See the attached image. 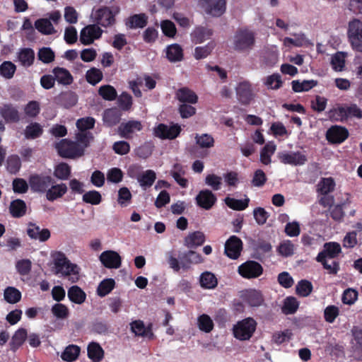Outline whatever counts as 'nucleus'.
<instances>
[{"mask_svg": "<svg viewBox=\"0 0 362 362\" xmlns=\"http://www.w3.org/2000/svg\"><path fill=\"white\" fill-rule=\"evenodd\" d=\"M54 264L55 274L68 276L69 280L72 283H75L79 279V267L71 263L64 253L58 252L55 254Z\"/></svg>", "mask_w": 362, "mask_h": 362, "instance_id": "obj_1", "label": "nucleus"}, {"mask_svg": "<svg viewBox=\"0 0 362 362\" xmlns=\"http://www.w3.org/2000/svg\"><path fill=\"white\" fill-rule=\"evenodd\" d=\"M335 186L336 183L332 177H322L317 185V192L321 195H327L334 190Z\"/></svg>", "mask_w": 362, "mask_h": 362, "instance_id": "obj_30", "label": "nucleus"}, {"mask_svg": "<svg viewBox=\"0 0 362 362\" xmlns=\"http://www.w3.org/2000/svg\"><path fill=\"white\" fill-rule=\"evenodd\" d=\"M4 297L6 302L14 304L21 300V293L15 287L8 286L4 290Z\"/></svg>", "mask_w": 362, "mask_h": 362, "instance_id": "obj_48", "label": "nucleus"}, {"mask_svg": "<svg viewBox=\"0 0 362 362\" xmlns=\"http://www.w3.org/2000/svg\"><path fill=\"white\" fill-rule=\"evenodd\" d=\"M205 241V235L201 231L189 233L185 238V245L188 248H196L202 245Z\"/></svg>", "mask_w": 362, "mask_h": 362, "instance_id": "obj_27", "label": "nucleus"}, {"mask_svg": "<svg viewBox=\"0 0 362 362\" xmlns=\"http://www.w3.org/2000/svg\"><path fill=\"white\" fill-rule=\"evenodd\" d=\"M329 118L334 122L347 120L346 105H338L327 112Z\"/></svg>", "mask_w": 362, "mask_h": 362, "instance_id": "obj_32", "label": "nucleus"}, {"mask_svg": "<svg viewBox=\"0 0 362 362\" xmlns=\"http://www.w3.org/2000/svg\"><path fill=\"white\" fill-rule=\"evenodd\" d=\"M43 129L42 126L37 122H33L28 125L25 129V136L28 139H34L42 135Z\"/></svg>", "mask_w": 362, "mask_h": 362, "instance_id": "obj_44", "label": "nucleus"}, {"mask_svg": "<svg viewBox=\"0 0 362 362\" xmlns=\"http://www.w3.org/2000/svg\"><path fill=\"white\" fill-rule=\"evenodd\" d=\"M131 199L132 194L127 187H123L119 189L117 202L122 207L128 206Z\"/></svg>", "mask_w": 362, "mask_h": 362, "instance_id": "obj_56", "label": "nucleus"}, {"mask_svg": "<svg viewBox=\"0 0 362 362\" xmlns=\"http://www.w3.org/2000/svg\"><path fill=\"white\" fill-rule=\"evenodd\" d=\"M327 139L332 143H341L349 136L347 129L339 126H333L327 132Z\"/></svg>", "mask_w": 362, "mask_h": 362, "instance_id": "obj_22", "label": "nucleus"}, {"mask_svg": "<svg viewBox=\"0 0 362 362\" xmlns=\"http://www.w3.org/2000/svg\"><path fill=\"white\" fill-rule=\"evenodd\" d=\"M224 201L226 204L230 209L237 211H242L248 206L250 199L249 198H245L244 199H236L227 197Z\"/></svg>", "mask_w": 362, "mask_h": 362, "instance_id": "obj_42", "label": "nucleus"}, {"mask_svg": "<svg viewBox=\"0 0 362 362\" xmlns=\"http://www.w3.org/2000/svg\"><path fill=\"white\" fill-rule=\"evenodd\" d=\"M16 65L11 62H4L0 66V74L6 78H11L16 71Z\"/></svg>", "mask_w": 362, "mask_h": 362, "instance_id": "obj_64", "label": "nucleus"}, {"mask_svg": "<svg viewBox=\"0 0 362 362\" xmlns=\"http://www.w3.org/2000/svg\"><path fill=\"white\" fill-rule=\"evenodd\" d=\"M257 322L252 317L239 321L233 329L234 337L239 340H248L255 332Z\"/></svg>", "mask_w": 362, "mask_h": 362, "instance_id": "obj_4", "label": "nucleus"}, {"mask_svg": "<svg viewBox=\"0 0 362 362\" xmlns=\"http://www.w3.org/2000/svg\"><path fill=\"white\" fill-rule=\"evenodd\" d=\"M295 245L289 240L282 241L277 248L279 254L285 257L293 255Z\"/></svg>", "mask_w": 362, "mask_h": 362, "instance_id": "obj_51", "label": "nucleus"}, {"mask_svg": "<svg viewBox=\"0 0 362 362\" xmlns=\"http://www.w3.org/2000/svg\"><path fill=\"white\" fill-rule=\"evenodd\" d=\"M67 295L69 299L76 304H82L86 299V293L78 286L70 287Z\"/></svg>", "mask_w": 362, "mask_h": 362, "instance_id": "obj_33", "label": "nucleus"}, {"mask_svg": "<svg viewBox=\"0 0 362 362\" xmlns=\"http://www.w3.org/2000/svg\"><path fill=\"white\" fill-rule=\"evenodd\" d=\"M236 95L238 100L244 105L249 104L254 98L255 94L250 82L244 81L236 86Z\"/></svg>", "mask_w": 362, "mask_h": 362, "instance_id": "obj_16", "label": "nucleus"}, {"mask_svg": "<svg viewBox=\"0 0 362 362\" xmlns=\"http://www.w3.org/2000/svg\"><path fill=\"white\" fill-rule=\"evenodd\" d=\"M179 259L183 269L189 268L191 264H197L204 261L202 255L193 250H189L179 255Z\"/></svg>", "mask_w": 362, "mask_h": 362, "instance_id": "obj_21", "label": "nucleus"}, {"mask_svg": "<svg viewBox=\"0 0 362 362\" xmlns=\"http://www.w3.org/2000/svg\"><path fill=\"white\" fill-rule=\"evenodd\" d=\"M29 182L33 191L46 193L53 184V179L50 176L34 175L30 177Z\"/></svg>", "mask_w": 362, "mask_h": 362, "instance_id": "obj_14", "label": "nucleus"}, {"mask_svg": "<svg viewBox=\"0 0 362 362\" xmlns=\"http://www.w3.org/2000/svg\"><path fill=\"white\" fill-rule=\"evenodd\" d=\"M0 115L6 122H17L20 119L18 109L11 104H4L0 106Z\"/></svg>", "mask_w": 362, "mask_h": 362, "instance_id": "obj_23", "label": "nucleus"}, {"mask_svg": "<svg viewBox=\"0 0 362 362\" xmlns=\"http://www.w3.org/2000/svg\"><path fill=\"white\" fill-rule=\"evenodd\" d=\"M68 188L65 183L54 185L52 184L46 192V198L50 202L62 197L66 192Z\"/></svg>", "mask_w": 362, "mask_h": 362, "instance_id": "obj_24", "label": "nucleus"}, {"mask_svg": "<svg viewBox=\"0 0 362 362\" xmlns=\"http://www.w3.org/2000/svg\"><path fill=\"white\" fill-rule=\"evenodd\" d=\"M115 280L112 279H106L102 281L97 288V293L100 297H104L109 294L115 287Z\"/></svg>", "mask_w": 362, "mask_h": 362, "instance_id": "obj_49", "label": "nucleus"}, {"mask_svg": "<svg viewBox=\"0 0 362 362\" xmlns=\"http://www.w3.org/2000/svg\"><path fill=\"white\" fill-rule=\"evenodd\" d=\"M242 249L243 242L235 235L230 236L225 243V254L232 259L239 257Z\"/></svg>", "mask_w": 362, "mask_h": 362, "instance_id": "obj_15", "label": "nucleus"}, {"mask_svg": "<svg viewBox=\"0 0 362 362\" xmlns=\"http://www.w3.org/2000/svg\"><path fill=\"white\" fill-rule=\"evenodd\" d=\"M54 175L59 180H66L71 175V167L65 163H61L55 166Z\"/></svg>", "mask_w": 362, "mask_h": 362, "instance_id": "obj_50", "label": "nucleus"}, {"mask_svg": "<svg viewBox=\"0 0 362 362\" xmlns=\"http://www.w3.org/2000/svg\"><path fill=\"white\" fill-rule=\"evenodd\" d=\"M276 149V144L272 142H268L260 152V160L264 165H269L272 162L271 157L275 153Z\"/></svg>", "mask_w": 362, "mask_h": 362, "instance_id": "obj_40", "label": "nucleus"}, {"mask_svg": "<svg viewBox=\"0 0 362 362\" xmlns=\"http://www.w3.org/2000/svg\"><path fill=\"white\" fill-rule=\"evenodd\" d=\"M148 17L144 13L134 14L126 21V25L130 29L142 28L146 26Z\"/></svg>", "mask_w": 362, "mask_h": 362, "instance_id": "obj_29", "label": "nucleus"}, {"mask_svg": "<svg viewBox=\"0 0 362 362\" xmlns=\"http://www.w3.org/2000/svg\"><path fill=\"white\" fill-rule=\"evenodd\" d=\"M238 271L243 278L255 279L262 274L263 268L255 261H247L238 267Z\"/></svg>", "mask_w": 362, "mask_h": 362, "instance_id": "obj_9", "label": "nucleus"}, {"mask_svg": "<svg viewBox=\"0 0 362 362\" xmlns=\"http://www.w3.org/2000/svg\"><path fill=\"white\" fill-rule=\"evenodd\" d=\"M27 337L28 332L25 329L20 328L16 330L10 342L11 349L16 351L23 344Z\"/></svg>", "mask_w": 362, "mask_h": 362, "instance_id": "obj_38", "label": "nucleus"}, {"mask_svg": "<svg viewBox=\"0 0 362 362\" xmlns=\"http://www.w3.org/2000/svg\"><path fill=\"white\" fill-rule=\"evenodd\" d=\"M32 267V262L28 259H23L16 262V269L21 276L28 275Z\"/></svg>", "mask_w": 362, "mask_h": 362, "instance_id": "obj_61", "label": "nucleus"}, {"mask_svg": "<svg viewBox=\"0 0 362 362\" xmlns=\"http://www.w3.org/2000/svg\"><path fill=\"white\" fill-rule=\"evenodd\" d=\"M119 12V7L117 5L101 6L92 11L90 18L98 25L107 28L115 23V17Z\"/></svg>", "mask_w": 362, "mask_h": 362, "instance_id": "obj_2", "label": "nucleus"}, {"mask_svg": "<svg viewBox=\"0 0 362 362\" xmlns=\"http://www.w3.org/2000/svg\"><path fill=\"white\" fill-rule=\"evenodd\" d=\"M103 73L100 69L93 67L87 71L86 78L89 83L95 85L103 79Z\"/></svg>", "mask_w": 362, "mask_h": 362, "instance_id": "obj_55", "label": "nucleus"}, {"mask_svg": "<svg viewBox=\"0 0 362 362\" xmlns=\"http://www.w3.org/2000/svg\"><path fill=\"white\" fill-rule=\"evenodd\" d=\"M170 175L180 186L184 188L187 187L188 181L183 177L185 170L180 164L176 163L173 165Z\"/></svg>", "mask_w": 362, "mask_h": 362, "instance_id": "obj_39", "label": "nucleus"}, {"mask_svg": "<svg viewBox=\"0 0 362 362\" xmlns=\"http://www.w3.org/2000/svg\"><path fill=\"white\" fill-rule=\"evenodd\" d=\"M212 35V30L204 27H197L191 33L192 41L196 44L202 43Z\"/></svg>", "mask_w": 362, "mask_h": 362, "instance_id": "obj_28", "label": "nucleus"}, {"mask_svg": "<svg viewBox=\"0 0 362 362\" xmlns=\"http://www.w3.org/2000/svg\"><path fill=\"white\" fill-rule=\"evenodd\" d=\"M255 43V37L252 32L247 30L238 31L233 38L234 49L245 52L252 49Z\"/></svg>", "mask_w": 362, "mask_h": 362, "instance_id": "obj_5", "label": "nucleus"}, {"mask_svg": "<svg viewBox=\"0 0 362 362\" xmlns=\"http://www.w3.org/2000/svg\"><path fill=\"white\" fill-rule=\"evenodd\" d=\"M331 65L334 71H342L345 65V55L344 53L339 52L333 55L331 58Z\"/></svg>", "mask_w": 362, "mask_h": 362, "instance_id": "obj_54", "label": "nucleus"}, {"mask_svg": "<svg viewBox=\"0 0 362 362\" xmlns=\"http://www.w3.org/2000/svg\"><path fill=\"white\" fill-rule=\"evenodd\" d=\"M217 198L209 189L201 190L196 197V202L199 206L209 210L215 204Z\"/></svg>", "mask_w": 362, "mask_h": 362, "instance_id": "obj_19", "label": "nucleus"}, {"mask_svg": "<svg viewBox=\"0 0 362 362\" xmlns=\"http://www.w3.org/2000/svg\"><path fill=\"white\" fill-rule=\"evenodd\" d=\"M10 212L13 217H21L26 211L25 203L21 199H16L13 201L10 205Z\"/></svg>", "mask_w": 362, "mask_h": 362, "instance_id": "obj_46", "label": "nucleus"}, {"mask_svg": "<svg viewBox=\"0 0 362 362\" xmlns=\"http://www.w3.org/2000/svg\"><path fill=\"white\" fill-rule=\"evenodd\" d=\"M59 154L64 158H73L83 154V148L76 142L62 139L55 145Z\"/></svg>", "mask_w": 362, "mask_h": 362, "instance_id": "obj_6", "label": "nucleus"}, {"mask_svg": "<svg viewBox=\"0 0 362 362\" xmlns=\"http://www.w3.org/2000/svg\"><path fill=\"white\" fill-rule=\"evenodd\" d=\"M199 5L212 16H220L226 11V0H199Z\"/></svg>", "mask_w": 362, "mask_h": 362, "instance_id": "obj_10", "label": "nucleus"}, {"mask_svg": "<svg viewBox=\"0 0 362 362\" xmlns=\"http://www.w3.org/2000/svg\"><path fill=\"white\" fill-rule=\"evenodd\" d=\"M196 144L202 148H209L214 146V139L208 134H196L194 136Z\"/></svg>", "mask_w": 362, "mask_h": 362, "instance_id": "obj_47", "label": "nucleus"}, {"mask_svg": "<svg viewBox=\"0 0 362 362\" xmlns=\"http://www.w3.org/2000/svg\"><path fill=\"white\" fill-rule=\"evenodd\" d=\"M200 286L205 289H214L218 284L216 276L210 272H203L199 277Z\"/></svg>", "mask_w": 362, "mask_h": 362, "instance_id": "obj_34", "label": "nucleus"}, {"mask_svg": "<svg viewBox=\"0 0 362 362\" xmlns=\"http://www.w3.org/2000/svg\"><path fill=\"white\" fill-rule=\"evenodd\" d=\"M80 347L76 345H69L62 354V358L68 362H72L76 360L80 354Z\"/></svg>", "mask_w": 362, "mask_h": 362, "instance_id": "obj_43", "label": "nucleus"}, {"mask_svg": "<svg viewBox=\"0 0 362 362\" xmlns=\"http://www.w3.org/2000/svg\"><path fill=\"white\" fill-rule=\"evenodd\" d=\"M100 261L107 268L118 269L122 264V258L115 251L106 250L100 255Z\"/></svg>", "mask_w": 362, "mask_h": 362, "instance_id": "obj_17", "label": "nucleus"}, {"mask_svg": "<svg viewBox=\"0 0 362 362\" xmlns=\"http://www.w3.org/2000/svg\"><path fill=\"white\" fill-rule=\"evenodd\" d=\"M103 30L95 23L83 28L80 33V41L83 45H90L95 40L99 39Z\"/></svg>", "mask_w": 362, "mask_h": 362, "instance_id": "obj_11", "label": "nucleus"}, {"mask_svg": "<svg viewBox=\"0 0 362 362\" xmlns=\"http://www.w3.org/2000/svg\"><path fill=\"white\" fill-rule=\"evenodd\" d=\"M139 167L137 165H133L129 167V174L132 177H136L140 187L146 190L147 188L151 187L156 179V173L152 170H147L141 172L137 175H134L133 170L134 169H139Z\"/></svg>", "mask_w": 362, "mask_h": 362, "instance_id": "obj_8", "label": "nucleus"}, {"mask_svg": "<svg viewBox=\"0 0 362 362\" xmlns=\"http://www.w3.org/2000/svg\"><path fill=\"white\" fill-rule=\"evenodd\" d=\"M298 308V302L294 297H287L284 300L282 312L286 315L293 314Z\"/></svg>", "mask_w": 362, "mask_h": 362, "instance_id": "obj_53", "label": "nucleus"}, {"mask_svg": "<svg viewBox=\"0 0 362 362\" xmlns=\"http://www.w3.org/2000/svg\"><path fill=\"white\" fill-rule=\"evenodd\" d=\"M197 325L200 330L206 333L210 332L214 327L213 320L206 314H203L198 317Z\"/></svg>", "mask_w": 362, "mask_h": 362, "instance_id": "obj_52", "label": "nucleus"}, {"mask_svg": "<svg viewBox=\"0 0 362 362\" xmlns=\"http://www.w3.org/2000/svg\"><path fill=\"white\" fill-rule=\"evenodd\" d=\"M27 234L33 240L45 242L50 238V231L47 228H41L35 223H29L27 228Z\"/></svg>", "mask_w": 362, "mask_h": 362, "instance_id": "obj_20", "label": "nucleus"}, {"mask_svg": "<svg viewBox=\"0 0 362 362\" xmlns=\"http://www.w3.org/2000/svg\"><path fill=\"white\" fill-rule=\"evenodd\" d=\"M296 289L298 295L306 297L312 292L313 286L310 281L301 280L298 283Z\"/></svg>", "mask_w": 362, "mask_h": 362, "instance_id": "obj_59", "label": "nucleus"}, {"mask_svg": "<svg viewBox=\"0 0 362 362\" xmlns=\"http://www.w3.org/2000/svg\"><path fill=\"white\" fill-rule=\"evenodd\" d=\"M143 128L141 123L137 120L122 122L118 127V134L122 138L130 139Z\"/></svg>", "mask_w": 362, "mask_h": 362, "instance_id": "obj_13", "label": "nucleus"}, {"mask_svg": "<svg viewBox=\"0 0 362 362\" xmlns=\"http://www.w3.org/2000/svg\"><path fill=\"white\" fill-rule=\"evenodd\" d=\"M104 351L102 347L95 342L88 346V356L93 362H99L103 358Z\"/></svg>", "mask_w": 362, "mask_h": 362, "instance_id": "obj_41", "label": "nucleus"}, {"mask_svg": "<svg viewBox=\"0 0 362 362\" xmlns=\"http://www.w3.org/2000/svg\"><path fill=\"white\" fill-rule=\"evenodd\" d=\"M176 98L182 103L190 104H195L198 100L196 93L187 87L178 89L176 92Z\"/></svg>", "mask_w": 362, "mask_h": 362, "instance_id": "obj_26", "label": "nucleus"}, {"mask_svg": "<svg viewBox=\"0 0 362 362\" xmlns=\"http://www.w3.org/2000/svg\"><path fill=\"white\" fill-rule=\"evenodd\" d=\"M180 132L181 127L177 124L171 125L160 124L154 129L155 135L162 139H174Z\"/></svg>", "mask_w": 362, "mask_h": 362, "instance_id": "obj_12", "label": "nucleus"}, {"mask_svg": "<svg viewBox=\"0 0 362 362\" xmlns=\"http://www.w3.org/2000/svg\"><path fill=\"white\" fill-rule=\"evenodd\" d=\"M52 313L58 319H66L69 315L67 306L62 303L54 304L52 308Z\"/></svg>", "mask_w": 362, "mask_h": 362, "instance_id": "obj_60", "label": "nucleus"}, {"mask_svg": "<svg viewBox=\"0 0 362 362\" xmlns=\"http://www.w3.org/2000/svg\"><path fill=\"white\" fill-rule=\"evenodd\" d=\"M318 262L322 263L324 269L328 271L329 274H336L339 270V264L336 261L332 259L322 258L320 259L318 257H316Z\"/></svg>", "mask_w": 362, "mask_h": 362, "instance_id": "obj_58", "label": "nucleus"}, {"mask_svg": "<svg viewBox=\"0 0 362 362\" xmlns=\"http://www.w3.org/2000/svg\"><path fill=\"white\" fill-rule=\"evenodd\" d=\"M62 18L59 11L48 13L46 18L37 19L35 22V28L42 35H49L57 33L53 24H58Z\"/></svg>", "mask_w": 362, "mask_h": 362, "instance_id": "obj_3", "label": "nucleus"}, {"mask_svg": "<svg viewBox=\"0 0 362 362\" xmlns=\"http://www.w3.org/2000/svg\"><path fill=\"white\" fill-rule=\"evenodd\" d=\"M166 57L171 62H180L183 58V50L178 44H173L166 48Z\"/></svg>", "mask_w": 362, "mask_h": 362, "instance_id": "obj_35", "label": "nucleus"}, {"mask_svg": "<svg viewBox=\"0 0 362 362\" xmlns=\"http://www.w3.org/2000/svg\"><path fill=\"white\" fill-rule=\"evenodd\" d=\"M18 59L22 66H30L34 62V51L30 48L21 49L18 53Z\"/></svg>", "mask_w": 362, "mask_h": 362, "instance_id": "obj_37", "label": "nucleus"}, {"mask_svg": "<svg viewBox=\"0 0 362 362\" xmlns=\"http://www.w3.org/2000/svg\"><path fill=\"white\" fill-rule=\"evenodd\" d=\"M277 158L281 163L293 166L303 165L308 161L307 155L302 151H280L277 153Z\"/></svg>", "mask_w": 362, "mask_h": 362, "instance_id": "obj_7", "label": "nucleus"}, {"mask_svg": "<svg viewBox=\"0 0 362 362\" xmlns=\"http://www.w3.org/2000/svg\"><path fill=\"white\" fill-rule=\"evenodd\" d=\"M292 89L296 93H300L308 91L313 88L315 87L317 85V81L315 80H304L299 81L295 80L293 81L292 83Z\"/></svg>", "mask_w": 362, "mask_h": 362, "instance_id": "obj_36", "label": "nucleus"}, {"mask_svg": "<svg viewBox=\"0 0 362 362\" xmlns=\"http://www.w3.org/2000/svg\"><path fill=\"white\" fill-rule=\"evenodd\" d=\"M347 35L352 47L362 40V21L354 18L348 24Z\"/></svg>", "mask_w": 362, "mask_h": 362, "instance_id": "obj_18", "label": "nucleus"}, {"mask_svg": "<svg viewBox=\"0 0 362 362\" xmlns=\"http://www.w3.org/2000/svg\"><path fill=\"white\" fill-rule=\"evenodd\" d=\"M55 80L61 84L69 85L73 82V77L70 72L61 67H56L52 70Z\"/></svg>", "mask_w": 362, "mask_h": 362, "instance_id": "obj_31", "label": "nucleus"}, {"mask_svg": "<svg viewBox=\"0 0 362 362\" xmlns=\"http://www.w3.org/2000/svg\"><path fill=\"white\" fill-rule=\"evenodd\" d=\"M341 246L335 242L327 243L324 245V250L317 257L320 259L322 258L333 259L341 252Z\"/></svg>", "mask_w": 362, "mask_h": 362, "instance_id": "obj_25", "label": "nucleus"}, {"mask_svg": "<svg viewBox=\"0 0 362 362\" xmlns=\"http://www.w3.org/2000/svg\"><path fill=\"white\" fill-rule=\"evenodd\" d=\"M83 201L93 205H98L102 201V197L99 192L90 190L83 194Z\"/></svg>", "mask_w": 362, "mask_h": 362, "instance_id": "obj_57", "label": "nucleus"}, {"mask_svg": "<svg viewBox=\"0 0 362 362\" xmlns=\"http://www.w3.org/2000/svg\"><path fill=\"white\" fill-rule=\"evenodd\" d=\"M99 94L107 100H113L117 97V91L114 87L110 85H105L99 88Z\"/></svg>", "mask_w": 362, "mask_h": 362, "instance_id": "obj_63", "label": "nucleus"}, {"mask_svg": "<svg viewBox=\"0 0 362 362\" xmlns=\"http://www.w3.org/2000/svg\"><path fill=\"white\" fill-rule=\"evenodd\" d=\"M103 120L107 126H114L119 122L120 114L116 109H107L104 112Z\"/></svg>", "mask_w": 362, "mask_h": 362, "instance_id": "obj_45", "label": "nucleus"}, {"mask_svg": "<svg viewBox=\"0 0 362 362\" xmlns=\"http://www.w3.org/2000/svg\"><path fill=\"white\" fill-rule=\"evenodd\" d=\"M131 330L136 336L148 337L150 333L145 327L144 324L141 320H135L130 324Z\"/></svg>", "mask_w": 362, "mask_h": 362, "instance_id": "obj_62", "label": "nucleus"}]
</instances>
